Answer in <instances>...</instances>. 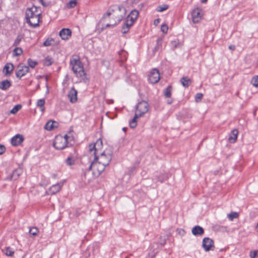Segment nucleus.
<instances>
[{"label": "nucleus", "instance_id": "nucleus-1", "mask_svg": "<svg viewBox=\"0 0 258 258\" xmlns=\"http://www.w3.org/2000/svg\"><path fill=\"white\" fill-rule=\"evenodd\" d=\"M112 155V147L108 146L102 150V141L99 139L94 144L89 145L87 155L82 158V163L84 164L88 163V170H92L93 175L98 177L109 165Z\"/></svg>", "mask_w": 258, "mask_h": 258}, {"label": "nucleus", "instance_id": "nucleus-2", "mask_svg": "<svg viewBox=\"0 0 258 258\" xmlns=\"http://www.w3.org/2000/svg\"><path fill=\"white\" fill-rule=\"evenodd\" d=\"M41 13L35 6L28 8L25 12L26 22L30 26L36 27L39 26Z\"/></svg>", "mask_w": 258, "mask_h": 258}, {"label": "nucleus", "instance_id": "nucleus-3", "mask_svg": "<svg viewBox=\"0 0 258 258\" xmlns=\"http://www.w3.org/2000/svg\"><path fill=\"white\" fill-rule=\"evenodd\" d=\"M125 11V9L123 7H116L114 9L109 10L104 17L112 16V18L114 20V22L106 24L105 27H113L118 24L124 16Z\"/></svg>", "mask_w": 258, "mask_h": 258}, {"label": "nucleus", "instance_id": "nucleus-4", "mask_svg": "<svg viewBox=\"0 0 258 258\" xmlns=\"http://www.w3.org/2000/svg\"><path fill=\"white\" fill-rule=\"evenodd\" d=\"M149 106L147 101H142L139 102L136 105V110L134 117L130 121L131 128H134L137 124L138 118L143 116L149 110Z\"/></svg>", "mask_w": 258, "mask_h": 258}, {"label": "nucleus", "instance_id": "nucleus-5", "mask_svg": "<svg viewBox=\"0 0 258 258\" xmlns=\"http://www.w3.org/2000/svg\"><path fill=\"white\" fill-rule=\"evenodd\" d=\"M72 138V136L68 135H66L63 137L61 135L56 136L53 145L57 150H62L67 146V144L69 143V141Z\"/></svg>", "mask_w": 258, "mask_h": 258}, {"label": "nucleus", "instance_id": "nucleus-6", "mask_svg": "<svg viewBox=\"0 0 258 258\" xmlns=\"http://www.w3.org/2000/svg\"><path fill=\"white\" fill-rule=\"evenodd\" d=\"M70 64L74 73L77 77L83 78L85 76L83 65L78 58H73L70 60Z\"/></svg>", "mask_w": 258, "mask_h": 258}, {"label": "nucleus", "instance_id": "nucleus-7", "mask_svg": "<svg viewBox=\"0 0 258 258\" xmlns=\"http://www.w3.org/2000/svg\"><path fill=\"white\" fill-rule=\"evenodd\" d=\"M160 79L159 71L156 69H152L148 75V80L151 84H156Z\"/></svg>", "mask_w": 258, "mask_h": 258}, {"label": "nucleus", "instance_id": "nucleus-8", "mask_svg": "<svg viewBox=\"0 0 258 258\" xmlns=\"http://www.w3.org/2000/svg\"><path fill=\"white\" fill-rule=\"evenodd\" d=\"M202 246L206 251L213 250L214 248V241L209 237H205L203 240Z\"/></svg>", "mask_w": 258, "mask_h": 258}, {"label": "nucleus", "instance_id": "nucleus-9", "mask_svg": "<svg viewBox=\"0 0 258 258\" xmlns=\"http://www.w3.org/2000/svg\"><path fill=\"white\" fill-rule=\"evenodd\" d=\"M191 15L193 23H198L202 19L203 16L202 10L199 8L195 9L192 11Z\"/></svg>", "mask_w": 258, "mask_h": 258}, {"label": "nucleus", "instance_id": "nucleus-10", "mask_svg": "<svg viewBox=\"0 0 258 258\" xmlns=\"http://www.w3.org/2000/svg\"><path fill=\"white\" fill-rule=\"evenodd\" d=\"M29 67L19 64L17 67V71L16 72V75L17 78H21L28 73Z\"/></svg>", "mask_w": 258, "mask_h": 258}, {"label": "nucleus", "instance_id": "nucleus-11", "mask_svg": "<svg viewBox=\"0 0 258 258\" xmlns=\"http://www.w3.org/2000/svg\"><path fill=\"white\" fill-rule=\"evenodd\" d=\"M77 94L78 92L74 87H72L70 89L68 94V97L71 103H74L77 102Z\"/></svg>", "mask_w": 258, "mask_h": 258}, {"label": "nucleus", "instance_id": "nucleus-12", "mask_svg": "<svg viewBox=\"0 0 258 258\" xmlns=\"http://www.w3.org/2000/svg\"><path fill=\"white\" fill-rule=\"evenodd\" d=\"M139 16V12L136 10H132L127 16L126 21L133 24Z\"/></svg>", "mask_w": 258, "mask_h": 258}, {"label": "nucleus", "instance_id": "nucleus-13", "mask_svg": "<svg viewBox=\"0 0 258 258\" xmlns=\"http://www.w3.org/2000/svg\"><path fill=\"white\" fill-rule=\"evenodd\" d=\"M72 34V31L70 29L63 28L62 29L59 33L60 37L63 40H68L71 37Z\"/></svg>", "mask_w": 258, "mask_h": 258}, {"label": "nucleus", "instance_id": "nucleus-14", "mask_svg": "<svg viewBox=\"0 0 258 258\" xmlns=\"http://www.w3.org/2000/svg\"><path fill=\"white\" fill-rule=\"evenodd\" d=\"M24 141V138L22 135L17 134L13 137L11 139V144L14 146L20 145Z\"/></svg>", "mask_w": 258, "mask_h": 258}, {"label": "nucleus", "instance_id": "nucleus-15", "mask_svg": "<svg viewBox=\"0 0 258 258\" xmlns=\"http://www.w3.org/2000/svg\"><path fill=\"white\" fill-rule=\"evenodd\" d=\"M14 68V66L12 63H7L4 67L3 73L6 76H10Z\"/></svg>", "mask_w": 258, "mask_h": 258}, {"label": "nucleus", "instance_id": "nucleus-16", "mask_svg": "<svg viewBox=\"0 0 258 258\" xmlns=\"http://www.w3.org/2000/svg\"><path fill=\"white\" fill-rule=\"evenodd\" d=\"M158 243H154L152 244L149 252V258H154L158 252Z\"/></svg>", "mask_w": 258, "mask_h": 258}, {"label": "nucleus", "instance_id": "nucleus-17", "mask_svg": "<svg viewBox=\"0 0 258 258\" xmlns=\"http://www.w3.org/2000/svg\"><path fill=\"white\" fill-rule=\"evenodd\" d=\"M62 185L63 182H60L52 185L49 188L50 192L52 195L55 194L60 190Z\"/></svg>", "mask_w": 258, "mask_h": 258}, {"label": "nucleus", "instance_id": "nucleus-18", "mask_svg": "<svg viewBox=\"0 0 258 258\" xmlns=\"http://www.w3.org/2000/svg\"><path fill=\"white\" fill-rule=\"evenodd\" d=\"M191 232L194 235H202L204 233V230L202 227L197 225L192 228Z\"/></svg>", "mask_w": 258, "mask_h": 258}, {"label": "nucleus", "instance_id": "nucleus-19", "mask_svg": "<svg viewBox=\"0 0 258 258\" xmlns=\"http://www.w3.org/2000/svg\"><path fill=\"white\" fill-rule=\"evenodd\" d=\"M11 85L10 81L4 80L0 82V89L2 90H7L11 87Z\"/></svg>", "mask_w": 258, "mask_h": 258}, {"label": "nucleus", "instance_id": "nucleus-20", "mask_svg": "<svg viewBox=\"0 0 258 258\" xmlns=\"http://www.w3.org/2000/svg\"><path fill=\"white\" fill-rule=\"evenodd\" d=\"M238 133V130H233L229 135L228 141L231 143H234L237 140Z\"/></svg>", "mask_w": 258, "mask_h": 258}, {"label": "nucleus", "instance_id": "nucleus-21", "mask_svg": "<svg viewBox=\"0 0 258 258\" xmlns=\"http://www.w3.org/2000/svg\"><path fill=\"white\" fill-rule=\"evenodd\" d=\"M180 83L184 87H188L191 84V80L187 77H183L180 79Z\"/></svg>", "mask_w": 258, "mask_h": 258}, {"label": "nucleus", "instance_id": "nucleus-22", "mask_svg": "<svg viewBox=\"0 0 258 258\" xmlns=\"http://www.w3.org/2000/svg\"><path fill=\"white\" fill-rule=\"evenodd\" d=\"M133 24H131V23L128 22L127 21H125L124 25L122 27V33L123 34H126V33H127L131 27L133 26Z\"/></svg>", "mask_w": 258, "mask_h": 258}, {"label": "nucleus", "instance_id": "nucleus-23", "mask_svg": "<svg viewBox=\"0 0 258 258\" xmlns=\"http://www.w3.org/2000/svg\"><path fill=\"white\" fill-rule=\"evenodd\" d=\"M22 173V169L20 168L17 169L14 171L11 175V179L12 180H16L20 175Z\"/></svg>", "mask_w": 258, "mask_h": 258}, {"label": "nucleus", "instance_id": "nucleus-24", "mask_svg": "<svg viewBox=\"0 0 258 258\" xmlns=\"http://www.w3.org/2000/svg\"><path fill=\"white\" fill-rule=\"evenodd\" d=\"M3 251L6 255L7 256H12L14 255V251L10 247H6Z\"/></svg>", "mask_w": 258, "mask_h": 258}, {"label": "nucleus", "instance_id": "nucleus-25", "mask_svg": "<svg viewBox=\"0 0 258 258\" xmlns=\"http://www.w3.org/2000/svg\"><path fill=\"white\" fill-rule=\"evenodd\" d=\"M45 100L44 99H39L37 102V106L40 107V109L41 112H43L45 109L44 107Z\"/></svg>", "mask_w": 258, "mask_h": 258}, {"label": "nucleus", "instance_id": "nucleus-26", "mask_svg": "<svg viewBox=\"0 0 258 258\" xmlns=\"http://www.w3.org/2000/svg\"><path fill=\"white\" fill-rule=\"evenodd\" d=\"M172 88L171 86H168L164 91V95L166 97L170 98L171 95Z\"/></svg>", "mask_w": 258, "mask_h": 258}, {"label": "nucleus", "instance_id": "nucleus-27", "mask_svg": "<svg viewBox=\"0 0 258 258\" xmlns=\"http://www.w3.org/2000/svg\"><path fill=\"white\" fill-rule=\"evenodd\" d=\"M238 213L235 212H231L227 215V217L230 221H233L234 218L238 217Z\"/></svg>", "mask_w": 258, "mask_h": 258}, {"label": "nucleus", "instance_id": "nucleus-28", "mask_svg": "<svg viewBox=\"0 0 258 258\" xmlns=\"http://www.w3.org/2000/svg\"><path fill=\"white\" fill-rule=\"evenodd\" d=\"M54 121H48L45 125V128L48 131H51L54 128L53 124Z\"/></svg>", "mask_w": 258, "mask_h": 258}, {"label": "nucleus", "instance_id": "nucleus-29", "mask_svg": "<svg viewBox=\"0 0 258 258\" xmlns=\"http://www.w3.org/2000/svg\"><path fill=\"white\" fill-rule=\"evenodd\" d=\"M23 52L22 49L20 47H16L13 50V55L14 56H19Z\"/></svg>", "mask_w": 258, "mask_h": 258}, {"label": "nucleus", "instance_id": "nucleus-30", "mask_svg": "<svg viewBox=\"0 0 258 258\" xmlns=\"http://www.w3.org/2000/svg\"><path fill=\"white\" fill-rule=\"evenodd\" d=\"M22 107V106L20 104L15 105L13 108L10 111L12 114H16Z\"/></svg>", "mask_w": 258, "mask_h": 258}, {"label": "nucleus", "instance_id": "nucleus-31", "mask_svg": "<svg viewBox=\"0 0 258 258\" xmlns=\"http://www.w3.org/2000/svg\"><path fill=\"white\" fill-rule=\"evenodd\" d=\"M168 8V6L166 5L159 6L157 7L156 10L158 12H162L166 10Z\"/></svg>", "mask_w": 258, "mask_h": 258}, {"label": "nucleus", "instance_id": "nucleus-32", "mask_svg": "<svg viewBox=\"0 0 258 258\" xmlns=\"http://www.w3.org/2000/svg\"><path fill=\"white\" fill-rule=\"evenodd\" d=\"M52 59L50 56H47L45 57L44 61V65L46 66H49L52 64Z\"/></svg>", "mask_w": 258, "mask_h": 258}, {"label": "nucleus", "instance_id": "nucleus-33", "mask_svg": "<svg viewBox=\"0 0 258 258\" xmlns=\"http://www.w3.org/2000/svg\"><path fill=\"white\" fill-rule=\"evenodd\" d=\"M27 61L29 66L31 68H34L37 64V61L33 60L31 58H29Z\"/></svg>", "mask_w": 258, "mask_h": 258}, {"label": "nucleus", "instance_id": "nucleus-34", "mask_svg": "<svg viewBox=\"0 0 258 258\" xmlns=\"http://www.w3.org/2000/svg\"><path fill=\"white\" fill-rule=\"evenodd\" d=\"M38 232V230L36 227H32L29 230V233L33 236H35Z\"/></svg>", "mask_w": 258, "mask_h": 258}, {"label": "nucleus", "instance_id": "nucleus-35", "mask_svg": "<svg viewBox=\"0 0 258 258\" xmlns=\"http://www.w3.org/2000/svg\"><path fill=\"white\" fill-rule=\"evenodd\" d=\"M77 5V0H71L68 4L67 6L69 8L75 7Z\"/></svg>", "mask_w": 258, "mask_h": 258}, {"label": "nucleus", "instance_id": "nucleus-36", "mask_svg": "<svg viewBox=\"0 0 258 258\" xmlns=\"http://www.w3.org/2000/svg\"><path fill=\"white\" fill-rule=\"evenodd\" d=\"M251 83L253 85V86L257 87L258 86V76L253 77L251 80Z\"/></svg>", "mask_w": 258, "mask_h": 258}, {"label": "nucleus", "instance_id": "nucleus-37", "mask_svg": "<svg viewBox=\"0 0 258 258\" xmlns=\"http://www.w3.org/2000/svg\"><path fill=\"white\" fill-rule=\"evenodd\" d=\"M203 95L202 93H197L195 96V101L196 102H199L201 101V100H202V99L203 98Z\"/></svg>", "mask_w": 258, "mask_h": 258}, {"label": "nucleus", "instance_id": "nucleus-38", "mask_svg": "<svg viewBox=\"0 0 258 258\" xmlns=\"http://www.w3.org/2000/svg\"><path fill=\"white\" fill-rule=\"evenodd\" d=\"M66 163L67 165L69 166H71L72 165L74 164V160L73 159V158L71 157H69L66 160Z\"/></svg>", "mask_w": 258, "mask_h": 258}, {"label": "nucleus", "instance_id": "nucleus-39", "mask_svg": "<svg viewBox=\"0 0 258 258\" xmlns=\"http://www.w3.org/2000/svg\"><path fill=\"white\" fill-rule=\"evenodd\" d=\"M168 30V27L166 24H162L161 27V30L164 34H166Z\"/></svg>", "mask_w": 258, "mask_h": 258}, {"label": "nucleus", "instance_id": "nucleus-40", "mask_svg": "<svg viewBox=\"0 0 258 258\" xmlns=\"http://www.w3.org/2000/svg\"><path fill=\"white\" fill-rule=\"evenodd\" d=\"M250 256L251 258H258V250L250 252Z\"/></svg>", "mask_w": 258, "mask_h": 258}, {"label": "nucleus", "instance_id": "nucleus-41", "mask_svg": "<svg viewBox=\"0 0 258 258\" xmlns=\"http://www.w3.org/2000/svg\"><path fill=\"white\" fill-rule=\"evenodd\" d=\"M52 41V39H47L46 41L44 42L43 45L45 46H48L51 45Z\"/></svg>", "mask_w": 258, "mask_h": 258}, {"label": "nucleus", "instance_id": "nucleus-42", "mask_svg": "<svg viewBox=\"0 0 258 258\" xmlns=\"http://www.w3.org/2000/svg\"><path fill=\"white\" fill-rule=\"evenodd\" d=\"M22 39V36L21 35H18L15 41V43H14L15 45H18L20 43V42L21 41Z\"/></svg>", "mask_w": 258, "mask_h": 258}, {"label": "nucleus", "instance_id": "nucleus-43", "mask_svg": "<svg viewBox=\"0 0 258 258\" xmlns=\"http://www.w3.org/2000/svg\"><path fill=\"white\" fill-rule=\"evenodd\" d=\"M171 44H172V46L174 48H175L176 47H177L178 44H179V42L178 41H171Z\"/></svg>", "mask_w": 258, "mask_h": 258}, {"label": "nucleus", "instance_id": "nucleus-44", "mask_svg": "<svg viewBox=\"0 0 258 258\" xmlns=\"http://www.w3.org/2000/svg\"><path fill=\"white\" fill-rule=\"evenodd\" d=\"M6 151V148L4 145L0 144V155H2Z\"/></svg>", "mask_w": 258, "mask_h": 258}, {"label": "nucleus", "instance_id": "nucleus-45", "mask_svg": "<svg viewBox=\"0 0 258 258\" xmlns=\"http://www.w3.org/2000/svg\"><path fill=\"white\" fill-rule=\"evenodd\" d=\"M166 179V177H158V180L161 182H162L164 180Z\"/></svg>", "mask_w": 258, "mask_h": 258}, {"label": "nucleus", "instance_id": "nucleus-46", "mask_svg": "<svg viewBox=\"0 0 258 258\" xmlns=\"http://www.w3.org/2000/svg\"><path fill=\"white\" fill-rule=\"evenodd\" d=\"M160 20L159 19H157L154 21L155 25H157L160 22Z\"/></svg>", "mask_w": 258, "mask_h": 258}, {"label": "nucleus", "instance_id": "nucleus-47", "mask_svg": "<svg viewBox=\"0 0 258 258\" xmlns=\"http://www.w3.org/2000/svg\"><path fill=\"white\" fill-rule=\"evenodd\" d=\"M229 48L231 50H234L235 47L234 45H230L229 46Z\"/></svg>", "mask_w": 258, "mask_h": 258}, {"label": "nucleus", "instance_id": "nucleus-48", "mask_svg": "<svg viewBox=\"0 0 258 258\" xmlns=\"http://www.w3.org/2000/svg\"><path fill=\"white\" fill-rule=\"evenodd\" d=\"M52 176L53 178H55L57 176V175L56 174L54 173L52 174Z\"/></svg>", "mask_w": 258, "mask_h": 258}, {"label": "nucleus", "instance_id": "nucleus-49", "mask_svg": "<svg viewBox=\"0 0 258 258\" xmlns=\"http://www.w3.org/2000/svg\"><path fill=\"white\" fill-rule=\"evenodd\" d=\"M39 2H40V3L42 5H44V2H43V0H39Z\"/></svg>", "mask_w": 258, "mask_h": 258}, {"label": "nucleus", "instance_id": "nucleus-50", "mask_svg": "<svg viewBox=\"0 0 258 258\" xmlns=\"http://www.w3.org/2000/svg\"><path fill=\"white\" fill-rule=\"evenodd\" d=\"M202 3H206L207 2V0H201Z\"/></svg>", "mask_w": 258, "mask_h": 258}, {"label": "nucleus", "instance_id": "nucleus-51", "mask_svg": "<svg viewBox=\"0 0 258 258\" xmlns=\"http://www.w3.org/2000/svg\"><path fill=\"white\" fill-rule=\"evenodd\" d=\"M172 102V100H168L167 101V103H168V104H171Z\"/></svg>", "mask_w": 258, "mask_h": 258}, {"label": "nucleus", "instance_id": "nucleus-52", "mask_svg": "<svg viewBox=\"0 0 258 258\" xmlns=\"http://www.w3.org/2000/svg\"><path fill=\"white\" fill-rule=\"evenodd\" d=\"M127 128L126 127H123L122 128V131H123L124 132H125Z\"/></svg>", "mask_w": 258, "mask_h": 258}, {"label": "nucleus", "instance_id": "nucleus-53", "mask_svg": "<svg viewBox=\"0 0 258 258\" xmlns=\"http://www.w3.org/2000/svg\"><path fill=\"white\" fill-rule=\"evenodd\" d=\"M48 92H49V90H48V89H47V91H46V93H48Z\"/></svg>", "mask_w": 258, "mask_h": 258}, {"label": "nucleus", "instance_id": "nucleus-54", "mask_svg": "<svg viewBox=\"0 0 258 258\" xmlns=\"http://www.w3.org/2000/svg\"><path fill=\"white\" fill-rule=\"evenodd\" d=\"M256 229H257V230L258 231V223H257V224Z\"/></svg>", "mask_w": 258, "mask_h": 258}]
</instances>
